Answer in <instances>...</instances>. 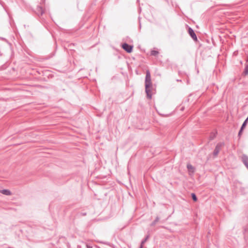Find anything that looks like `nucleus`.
<instances>
[{
	"instance_id": "obj_2",
	"label": "nucleus",
	"mask_w": 248,
	"mask_h": 248,
	"mask_svg": "<svg viewBox=\"0 0 248 248\" xmlns=\"http://www.w3.org/2000/svg\"><path fill=\"white\" fill-rule=\"evenodd\" d=\"M122 47L124 50H125L128 53L131 52L132 51V48H133L132 46H131L126 43H124L122 45Z\"/></svg>"
},
{
	"instance_id": "obj_10",
	"label": "nucleus",
	"mask_w": 248,
	"mask_h": 248,
	"mask_svg": "<svg viewBox=\"0 0 248 248\" xmlns=\"http://www.w3.org/2000/svg\"><path fill=\"white\" fill-rule=\"evenodd\" d=\"M244 162L248 169V158H246L244 160Z\"/></svg>"
},
{
	"instance_id": "obj_9",
	"label": "nucleus",
	"mask_w": 248,
	"mask_h": 248,
	"mask_svg": "<svg viewBox=\"0 0 248 248\" xmlns=\"http://www.w3.org/2000/svg\"><path fill=\"white\" fill-rule=\"evenodd\" d=\"M159 218L157 217L156 219L154 220L153 222L151 224V226H154L155 224V223L158 221Z\"/></svg>"
},
{
	"instance_id": "obj_4",
	"label": "nucleus",
	"mask_w": 248,
	"mask_h": 248,
	"mask_svg": "<svg viewBox=\"0 0 248 248\" xmlns=\"http://www.w3.org/2000/svg\"><path fill=\"white\" fill-rule=\"evenodd\" d=\"M188 32L190 35L194 40H197L196 35L195 34V32H194L193 30L192 29L189 28Z\"/></svg>"
},
{
	"instance_id": "obj_8",
	"label": "nucleus",
	"mask_w": 248,
	"mask_h": 248,
	"mask_svg": "<svg viewBox=\"0 0 248 248\" xmlns=\"http://www.w3.org/2000/svg\"><path fill=\"white\" fill-rule=\"evenodd\" d=\"M158 54V52L156 50H152L151 51V55L154 56H156Z\"/></svg>"
},
{
	"instance_id": "obj_16",
	"label": "nucleus",
	"mask_w": 248,
	"mask_h": 248,
	"mask_svg": "<svg viewBox=\"0 0 248 248\" xmlns=\"http://www.w3.org/2000/svg\"><path fill=\"white\" fill-rule=\"evenodd\" d=\"M246 120H247V121H248V116Z\"/></svg>"
},
{
	"instance_id": "obj_6",
	"label": "nucleus",
	"mask_w": 248,
	"mask_h": 248,
	"mask_svg": "<svg viewBox=\"0 0 248 248\" xmlns=\"http://www.w3.org/2000/svg\"><path fill=\"white\" fill-rule=\"evenodd\" d=\"M187 168L190 172L193 173L194 171V167L191 164H187Z\"/></svg>"
},
{
	"instance_id": "obj_7",
	"label": "nucleus",
	"mask_w": 248,
	"mask_h": 248,
	"mask_svg": "<svg viewBox=\"0 0 248 248\" xmlns=\"http://www.w3.org/2000/svg\"><path fill=\"white\" fill-rule=\"evenodd\" d=\"M247 123V120H246L244 122L243 124H242L241 128V129H240V131L239 132V134H238L239 136L240 135V134H241V132H242V130H243V129L246 126Z\"/></svg>"
},
{
	"instance_id": "obj_11",
	"label": "nucleus",
	"mask_w": 248,
	"mask_h": 248,
	"mask_svg": "<svg viewBox=\"0 0 248 248\" xmlns=\"http://www.w3.org/2000/svg\"><path fill=\"white\" fill-rule=\"evenodd\" d=\"M148 238V236H147L144 240H143L142 241H141V245L140 246H143V245L144 244V243L147 241V239Z\"/></svg>"
},
{
	"instance_id": "obj_15",
	"label": "nucleus",
	"mask_w": 248,
	"mask_h": 248,
	"mask_svg": "<svg viewBox=\"0 0 248 248\" xmlns=\"http://www.w3.org/2000/svg\"><path fill=\"white\" fill-rule=\"evenodd\" d=\"M140 248H143V246H140Z\"/></svg>"
},
{
	"instance_id": "obj_12",
	"label": "nucleus",
	"mask_w": 248,
	"mask_h": 248,
	"mask_svg": "<svg viewBox=\"0 0 248 248\" xmlns=\"http://www.w3.org/2000/svg\"><path fill=\"white\" fill-rule=\"evenodd\" d=\"M192 199H193L195 202L197 201V197H196V196L195 194H193H193H192Z\"/></svg>"
},
{
	"instance_id": "obj_14",
	"label": "nucleus",
	"mask_w": 248,
	"mask_h": 248,
	"mask_svg": "<svg viewBox=\"0 0 248 248\" xmlns=\"http://www.w3.org/2000/svg\"><path fill=\"white\" fill-rule=\"evenodd\" d=\"M87 248H92V246L86 245Z\"/></svg>"
},
{
	"instance_id": "obj_5",
	"label": "nucleus",
	"mask_w": 248,
	"mask_h": 248,
	"mask_svg": "<svg viewBox=\"0 0 248 248\" xmlns=\"http://www.w3.org/2000/svg\"><path fill=\"white\" fill-rule=\"evenodd\" d=\"M0 192L3 195L9 196L11 195V192L8 189H2L0 191Z\"/></svg>"
},
{
	"instance_id": "obj_1",
	"label": "nucleus",
	"mask_w": 248,
	"mask_h": 248,
	"mask_svg": "<svg viewBox=\"0 0 248 248\" xmlns=\"http://www.w3.org/2000/svg\"><path fill=\"white\" fill-rule=\"evenodd\" d=\"M145 92L147 94V97L149 99H151L152 94L153 85L151 81V76L149 71H147L146 73L145 80Z\"/></svg>"
},
{
	"instance_id": "obj_3",
	"label": "nucleus",
	"mask_w": 248,
	"mask_h": 248,
	"mask_svg": "<svg viewBox=\"0 0 248 248\" xmlns=\"http://www.w3.org/2000/svg\"><path fill=\"white\" fill-rule=\"evenodd\" d=\"M35 13L38 16H40L44 13V10L42 7L38 6L36 8Z\"/></svg>"
},
{
	"instance_id": "obj_13",
	"label": "nucleus",
	"mask_w": 248,
	"mask_h": 248,
	"mask_svg": "<svg viewBox=\"0 0 248 248\" xmlns=\"http://www.w3.org/2000/svg\"><path fill=\"white\" fill-rule=\"evenodd\" d=\"M245 74H248V66H247L245 69Z\"/></svg>"
}]
</instances>
